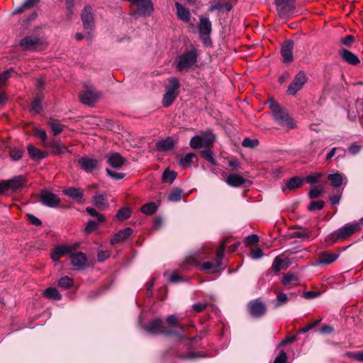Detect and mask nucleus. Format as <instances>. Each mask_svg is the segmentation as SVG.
<instances>
[{"instance_id": "nucleus-54", "label": "nucleus", "mask_w": 363, "mask_h": 363, "mask_svg": "<svg viewBox=\"0 0 363 363\" xmlns=\"http://www.w3.org/2000/svg\"><path fill=\"white\" fill-rule=\"evenodd\" d=\"M10 157L15 161L20 160L23 156V151L19 149H12L10 150Z\"/></svg>"}, {"instance_id": "nucleus-44", "label": "nucleus", "mask_w": 363, "mask_h": 363, "mask_svg": "<svg viewBox=\"0 0 363 363\" xmlns=\"http://www.w3.org/2000/svg\"><path fill=\"white\" fill-rule=\"evenodd\" d=\"M323 173H320V172L313 173V174L306 177L305 182L310 184H315L318 181V179L321 177H323Z\"/></svg>"}, {"instance_id": "nucleus-21", "label": "nucleus", "mask_w": 363, "mask_h": 363, "mask_svg": "<svg viewBox=\"0 0 363 363\" xmlns=\"http://www.w3.org/2000/svg\"><path fill=\"white\" fill-rule=\"evenodd\" d=\"M133 233V229L131 228H125L116 233L113 238L111 239V245H116L121 242L126 240Z\"/></svg>"}, {"instance_id": "nucleus-47", "label": "nucleus", "mask_w": 363, "mask_h": 363, "mask_svg": "<svg viewBox=\"0 0 363 363\" xmlns=\"http://www.w3.org/2000/svg\"><path fill=\"white\" fill-rule=\"evenodd\" d=\"M201 156L212 164H216V160L213 152L209 150H204L201 152Z\"/></svg>"}, {"instance_id": "nucleus-10", "label": "nucleus", "mask_w": 363, "mask_h": 363, "mask_svg": "<svg viewBox=\"0 0 363 363\" xmlns=\"http://www.w3.org/2000/svg\"><path fill=\"white\" fill-rule=\"evenodd\" d=\"M101 160L94 159L89 157H82L79 159L78 164L86 173H91L94 170L96 169L99 165Z\"/></svg>"}, {"instance_id": "nucleus-64", "label": "nucleus", "mask_w": 363, "mask_h": 363, "mask_svg": "<svg viewBox=\"0 0 363 363\" xmlns=\"http://www.w3.org/2000/svg\"><path fill=\"white\" fill-rule=\"evenodd\" d=\"M361 149V147L357 144H352L350 145L348 148V151L351 155H356L357 154Z\"/></svg>"}, {"instance_id": "nucleus-36", "label": "nucleus", "mask_w": 363, "mask_h": 363, "mask_svg": "<svg viewBox=\"0 0 363 363\" xmlns=\"http://www.w3.org/2000/svg\"><path fill=\"white\" fill-rule=\"evenodd\" d=\"M51 130L54 135H57L62 133L65 128V125L57 123L55 120H50L48 122Z\"/></svg>"}, {"instance_id": "nucleus-5", "label": "nucleus", "mask_w": 363, "mask_h": 363, "mask_svg": "<svg viewBox=\"0 0 363 363\" xmlns=\"http://www.w3.org/2000/svg\"><path fill=\"white\" fill-rule=\"evenodd\" d=\"M225 249L224 243L220 244L216 253V261L214 262H207L200 264V269L207 273L213 274L218 272L219 271V267L221 266L223 263Z\"/></svg>"}, {"instance_id": "nucleus-2", "label": "nucleus", "mask_w": 363, "mask_h": 363, "mask_svg": "<svg viewBox=\"0 0 363 363\" xmlns=\"http://www.w3.org/2000/svg\"><path fill=\"white\" fill-rule=\"evenodd\" d=\"M198 55L196 49L186 51L179 55L174 62L177 70L182 72L193 69L197 62Z\"/></svg>"}, {"instance_id": "nucleus-34", "label": "nucleus", "mask_w": 363, "mask_h": 363, "mask_svg": "<svg viewBox=\"0 0 363 363\" xmlns=\"http://www.w3.org/2000/svg\"><path fill=\"white\" fill-rule=\"evenodd\" d=\"M298 276L296 274L292 273V272H288L282 277V279H281V282L285 286H289L291 284H292L293 286H296V285H298Z\"/></svg>"}, {"instance_id": "nucleus-13", "label": "nucleus", "mask_w": 363, "mask_h": 363, "mask_svg": "<svg viewBox=\"0 0 363 363\" xmlns=\"http://www.w3.org/2000/svg\"><path fill=\"white\" fill-rule=\"evenodd\" d=\"M40 201L41 203L49 207H55L60 202V198L49 191L44 190L40 193Z\"/></svg>"}, {"instance_id": "nucleus-29", "label": "nucleus", "mask_w": 363, "mask_h": 363, "mask_svg": "<svg viewBox=\"0 0 363 363\" xmlns=\"http://www.w3.org/2000/svg\"><path fill=\"white\" fill-rule=\"evenodd\" d=\"M63 193L74 200H80L84 196L83 191L79 188L69 187L63 190Z\"/></svg>"}, {"instance_id": "nucleus-18", "label": "nucleus", "mask_w": 363, "mask_h": 363, "mask_svg": "<svg viewBox=\"0 0 363 363\" xmlns=\"http://www.w3.org/2000/svg\"><path fill=\"white\" fill-rule=\"evenodd\" d=\"M339 256V253L321 252L318 255V259H317L316 263L317 264H330L337 260Z\"/></svg>"}, {"instance_id": "nucleus-58", "label": "nucleus", "mask_w": 363, "mask_h": 363, "mask_svg": "<svg viewBox=\"0 0 363 363\" xmlns=\"http://www.w3.org/2000/svg\"><path fill=\"white\" fill-rule=\"evenodd\" d=\"M259 241V238L257 235L252 234L246 238L245 242L247 245L255 244Z\"/></svg>"}, {"instance_id": "nucleus-14", "label": "nucleus", "mask_w": 363, "mask_h": 363, "mask_svg": "<svg viewBox=\"0 0 363 363\" xmlns=\"http://www.w3.org/2000/svg\"><path fill=\"white\" fill-rule=\"evenodd\" d=\"M248 306L250 314L254 317H260L266 312L265 305L259 299L250 301Z\"/></svg>"}, {"instance_id": "nucleus-42", "label": "nucleus", "mask_w": 363, "mask_h": 363, "mask_svg": "<svg viewBox=\"0 0 363 363\" xmlns=\"http://www.w3.org/2000/svg\"><path fill=\"white\" fill-rule=\"evenodd\" d=\"M131 216V211L128 208H123L120 209L116 213V218L119 220H125L129 218Z\"/></svg>"}, {"instance_id": "nucleus-37", "label": "nucleus", "mask_w": 363, "mask_h": 363, "mask_svg": "<svg viewBox=\"0 0 363 363\" xmlns=\"http://www.w3.org/2000/svg\"><path fill=\"white\" fill-rule=\"evenodd\" d=\"M177 175V174L174 171L166 169L162 174V182L164 183L172 184L175 180Z\"/></svg>"}, {"instance_id": "nucleus-26", "label": "nucleus", "mask_w": 363, "mask_h": 363, "mask_svg": "<svg viewBox=\"0 0 363 363\" xmlns=\"http://www.w3.org/2000/svg\"><path fill=\"white\" fill-rule=\"evenodd\" d=\"M93 204L100 210H104L109 206L108 199L105 195L96 194L93 199Z\"/></svg>"}, {"instance_id": "nucleus-16", "label": "nucleus", "mask_w": 363, "mask_h": 363, "mask_svg": "<svg viewBox=\"0 0 363 363\" xmlns=\"http://www.w3.org/2000/svg\"><path fill=\"white\" fill-rule=\"evenodd\" d=\"M294 43L291 40L285 41L281 45V56L284 62H290L293 60Z\"/></svg>"}, {"instance_id": "nucleus-43", "label": "nucleus", "mask_w": 363, "mask_h": 363, "mask_svg": "<svg viewBox=\"0 0 363 363\" xmlns=\"http://www.w3.org/2000/svg\"><path fill=\"white\" fill-rule=\"evenodd\" d=\"M42 108V101L40 98L36 97L31 102L30 104V111L34 113H39Z\"/></svg>"}, {"instance_id": "nucleus-1", "label": "nucleus", "mask_w": 363, "mask_h": 363, "mask_svg": "<svg viewBox=\"0 0 363 363\" xmlns=\"http://www.w3.org/2000/svg\"><path fill=\"white\" fill-rule=\"evenodd\" d=\"M272 115L275 121L284 128L293 129L296 128V124L293 119L289 116L288 112L280 107V106L274 99L269 102Z\"/></svg>"}, {"instance_id": "nucleus-46", "label": "nucleus", "mask_w": 363, "mask_h": 363, "mask_svg": "<svg viewBox=\"0 0 363 363\" xmlns=\"http://www.w3.org/2000/svg\"><path fill=\"white\" fill-rule=\"evenodd\" d=\"M259 144V141L257 139H250L249 138H246L243 140L242 143V145L245 147L248 148H254L257 147Z\"/></svg>"}, {"instance_id": "nucleus-53", "label": "nucleus", "mask_w": 363, "mask_h": 363, "mask_svg": "<svg viewBox=\"0 0 363 363\" xmlns=\"http://www.w3.org/2000/svg\"><path fill=\"white\" fill-rule=\"evenodd\" d=\"M97 228H98L97 223L94 220H90L87 223V224L85 227V229H84V232L86 234H90L92 232L95 231Z\"/></svg>"}, {"instance_id": "nucleus-51", "label": "nucleus", "mask_w": 363, "mask_h": 363, "mask_svg": "<svg viewBox=\"0 0 363 363\" xmlns=\"http://www.w3.org/2000/svg\"><path fill=\"white\" fill-rule=\"evenodd\" d=\"M283 262V259H281L279 257H276L272 263V269L277 272L280 271L282 269H284L285 267L282 265Z\"/></svg>"}, {"instance_id": "nucleus-39", "label": "nucleus", "mask_w": 363, "mask_h": 363, "mask_svg": "<svg viewBox=\"0 0 363 363\" xmlns=\"http://www.w3.org/2000/svg\"><path fill=\"white\" fill-rule=\"evenodd\" d=\"M157 205L154 202H150L141 207V211L146 215H152L157 211Z\"/></svg>"}, {"instance_id": "nucleus-20", "label": "nucleus", "mask_w": 363, "mask_h": 363, "mask_svg": "<svg viewBox=\"0 0 363 363\" xmlns=\"http://www.w3.org/2000/svg\"><path fill=\"white\" fill-rule=\"evenodd\" d=\"M70 259L72 265L77 269H82L86 262V256L81 252L72 253Z\"/></svg>"}, {"instance_id": "nucleus-60", "label": "nucleus", "mask_w": 363, "mask_h": 363, "mask_svg": "<svg viewBox=\"0 0 363 363\" xmlns=\"http://www.w3.org/2000/svg\"><path fill=\"white\" fill-rule=\"evenodd\" d=\"M223 9V4L220 1H215L213 4L209 7V11H220Z\"/></svg>"}, {"instance_id": "nucleus-45", "label": "nucleus", "mask_w": 363, "mask_h": 363, "mask_svg": "<svg viewBox=\"0 0 363 363\" xmlns=\"http://www.w3.org/2000/svg\"><path fill=\"white\" fill-rule=\"evenodd\" d=\"M73 284L72 279L68 277L67 276H65L60 279L58 281V286L63 289H68Z\"/></svg>"}, {"instance_id": "nucleus-31", "label": "nucleus", "mask_w": 363, "mask_h": 363, "mask_svg": "<svg viewBox=\"0 0 363 363\" xmlns=\"http://www.w3.org/2000/svg\"><path fill=\"white\" fill-rule=\"evenodd\" d=\"M303 179L301 177H294L291 178L286 184L285 187H283V191L286 189L289 190H295L302 186Z\"/></svg>"}, {"instance_id": "nucleus-4", "label": "nucleus", "mask_w": 363, "mask_h": 363, "mask_svg": "<svg viewBox=\"0 0 363 363\" xmlns=\"http://www.w3.org/2000/svg\"><path fill=\"white\" fill-rule=\"evenodd\" d=\"M180 87V83L177 78L171 77L169 79L168 84L165 87V94L162 99V104L164 107L171 106L178 96V89Z\"/></svg>"}, {"instance_id": "nucleus-55", "label": "nucleus", "mask_w": 363, "mask_h": 363, "mask_svg": "<svg viewBox=\"0 0 363 363\" xmlns=\"http://www.w3.org/2000/svg\"><path fill=\"white\" fill-rule=\"evenodd\" d=\"M277 306H281L286 303L288 301V297L284 293H279L277 296Z\"/></svg>"}, {"instance_id": "nucleus-15", "label": "nucleus", "mask_w": 363, "mask_h": 363, "mask_svg": "<svg viewBox=\"0 0 363 363\" xmlns=\"http://www.w3.org/2000/svg\"><path fill=\"white\" fill-rule=\"evenodd\" d=\"M40 44V39L34 36L25 37L19 43L20 46L25 50H36Z\"/></svg>"}, {"instance_id": "nucleus-59", "label": "nucleus", "mask_w": 363, "mask_h": 363, "mask_svg": "<svg viewBox=\"0 0 363 363\" xmlns=\"http://www.w3.org/2000/svg\"><path fill=\"white\" fill-rule=\"evenodd\" d=\"M74 6V0H66V7L68 10L67 17L71 18L72 14V8Z\"/></svg>"}, {"instance_id": "nucleus-11", "label": "nucleus", "mask_w": 363, "mask_h": 363, "mask_svg": "<svg viewBox=\"0 0 363 363\" xmlns=\"http://www.w3.org/2000/svg\"><path fill=\"white\" fill-rule=\"evenodd\" d=\"M78 247L77 244L71 245H59L57 246L51 255V258L54 262H57L59 259L66 255L70 254Z\"/></svg>"}, {"instance_id": "nucleus-9", "label": "nucleus", "mask_w": 363, "mask_h": 363, "mask_svg": "<svg viewBox=\"0 0 363 363\" xmlns=\"http://www.w3.org/2000/svg\"><path fill=\"white\" fill-rule=\"evenodd\" d=\"M100 97V95L91 87H87L79 94V99L82 104L91 106Z\"/></svg>"}, {"instance_id": "nucleus-19", "label": "nucleus", "mask_w": 363, "mask_h": 363, "mask_svg": "<svg viewBox=\"0 0 363 363\" xmlns=\"http://www.w3.org/2000/svg\"><path fill=\"white\" fill-rule=\"evenodd\" d=\"M84 29H91L94 26V17L90 6H86L82 13Z\"/></svg>"}, {"instance_id": "nucleus-52", "label": "nucleus", "mask_w": 363, "mask_h": 363, "mask_svg": "<svg viewBox=\"0 0 363 363\" xmlns=\"http://www.w3.org/2000/svg\"><path fill=\"white\" fill-rule=\"evenodd\" d=\"M324 206V202L323 201H311L308 206V209L311 211L315 210H321Z\"/></svg>"}, {"instance_id": "nucleus-3", "label": "nucleus", "mask_w": 363, "mask_h": 363, "mask_svg": "<svg viewBox=\"0 0 363 363\" xmlns=\"http://www.w3.org/2000/svg\"><path fill=\"white\" fill-rule=\"evenodd\" d=\"M359 230V223L357 222L349 223L328 235L327 241L334 243L338 240L345 239Z\"/></svg>"}, {"instance_id": "nucleus-62", "label": "nucleus", "mask_w": 363, "mask_h": 363, "mask_svg": "<svg viewBox=\"0 0 363 363\" xmlns=\"http://www.w3.org/2000/svg\"><path fill=\"white\" fill-rule=\"evenodd\" d=\"M354 40V37L352 35H348L341 40L342 44L345 45H350Z\"/></svg>"}, {"instance_id": "nucleus-8", "label": "nucleus", "mask_w": 363, "mask_h": 363, "mask_svg": "<svg viewBox=\"0 0 363 363\" xmlns=\"http://www.w3.org/2000/svg\"><path fill=\"white\" fill-rule=\"evenodd\" d=\"M306 81L307 78L305 73L303 72H299L289 86L287 89L288 94L291 95L296 94V92L303 87Z\"/></svg>"}, {"instance_id": "nucleus-22", "label": "nucleus", "mask_w": 363, "mask_h": 363, "mask_svg": "<svg viewBox=\"0 0 363 363\" xmlns=\"http://www.w3.org/2000/svg\"><path fill=\"white\" fill-rule=\"evenodd\" d=\"M199 32L201 36H208L210 35L211 32V23L208 18H200Z\"/></svg>"}, {"instance_id": "nucleus-33", "label": "nucleus", "mask_w": 363, "mask_h": 363, "mask_svg": "<svg viewBox=\"0 0 363 363\" xmlns=\"http://www.w3.org/2000/svg\"><path fill=\"white\" fill-rule=\"evenodd\" d=\"M328 179L333 187H339L342 184L344 179L346 180V177H344L343 175L339 172L329 174Z\"/></svg>"}, {"instance_id": "nucleus-25", "label": "nucleus", "mask_w": 363, "mask_h": 363, "mask_svg": "<svg viewBox=\"0 0 363 363\" xmlns=\"http://www.w3.org/2000/svg\"><path fill=\"white\" fill-rule=\"evenodd\" d=\"M175 6L177 8V14L178 18L185 23H189L191 19L189 10L178 2L175 4Z\"/></svg>"}, {"instance_id": "nucleus-6", "label": "nucleus", "mask_w": 363, "mask_h": 363, "mask_svg": "<svg viewBox=\"0 0 363 363\" xmlns=\"http://www.w3.org/2000/svg\"><path fill=\"white\" fill-rule=\"evenodd\" d=\"M215 141V136L211 132L193 137L189 143L193 149H200L210 146Z\"/></svg>"}, {"instance_id": "nucleus-40", "label": "nucleus", "mask_w": 363, "mask_h": 363, "mask_svg": "<svg viewBox=\"0 0 363 363\" xmlns=\"http://www.w3.org/2000/svg\"><path fill=\"white\" fill-rule=\"evenodd\" d=\"M195 157H196L195 154L191 153V152L187 153L186 155H184V157H182L180 159L179 164L184 167H190L193 162V160Z\"/></svg>"}, {"instance_id": "nucleus-63", "label": "nucleus", "mask_w": 363, "mask_h": 363, "mask_svg": "<svg viewBox=\"0 0 363 363\" xmlns=\"http://www.w3.org/2000/svg\"><path fill=\"white\" fill-rule=\"evenodd\" d=\"M35 135L41 139L42 141H45L47 139V134L43 130L36 129L35 130Z\"/></svg>"}, {"instance_id": "nucleus-48", "label": "nucleus", "mask_w": 363, "mask_h": 363, "mask_svg": "<svg viewBox=\"0 0 363 363\" xmlns=\"http://www.w3.org/2000/svg\"><path fill=\"white\" fill-rule=\"evenodd\" d=\"M322 193H323L322 187L315 186L311 189V190L308 192V196L311 199H315V198L319 197Z\"/></svg>"}, {"instance_id": "nucleus-32", "label": "nucleus", "mask_w": 363, "mask_h": 363, "mask_svg": "<svg viewBox=\"0 0 363 363\" xmlns=\"http://www.w3.org/2000/svg\"><path fill=\"white\" fill-rule=\"evenodd\" d=\"M274 1L280 12L291 11L293 8L294 0H274Z\"/></svg>"}, {"instance_id": "nucleus-28", "label": "nucleus", "mask_w": 363, "mask_h": 363, "mask_svg": "<svg viewBox=\"0 0 363 363\" xmlns=\"http://www.w3.org/2000/svg\"><path fill=\"white\" fill-rule=\"evenodd\" d=\"M28 152L30 157L33 160H42L48 157V154L43 152L33 145L28 146Z\"/></svg>"}, {"instance_id": "nucleus-35", "label": "nucleus", "mask_w": 363, "mask_h": 363, "mask_svg": "<svg viewBox=\"0 0 363 363\" xmlns=\"http://www.w3.org/2000/svg\"><path fill=\"white\" fill-rule=\"evenodd\" d=\"M9 189L16 190L22 187L24 184V178L21 176L16 177L13 179L7 180Z\"/></svg>"}, {"instance_id": "nucleus-17", "label": "nucleus", "mask_w": 363, "mask_h": 363, "mask_svg": "<svg viewBox=\"0 0 363 363\" xmlns=\"http://www.w3.org/2000/svg\"><path fill=\"white\" fill-rule=\"evenodd\" d=\"M107 162L113 168H121L125 163V160L118 152H111L107 155Z\"/></svg>"}, {"instance_id": "nucleus-12", "label": "nucleus", "mask_w": 363, "mask_h": 363, "mask_svg": "<svg viewBox=\"0 0 363 363\" xmlns=\"http://www.w3.org/2000/svg\"><path fill=\"white\" fill-rule=\"evenodd\" d=\"M146 331L151 334L165 333L172 334V330H166L161 319H155L150 322L146 327Z\"/></svg>"}, {"instance_id": "nucleus-27", "label": "nucleus", "mask_w": 363, "mask_h": 363, "mask_svg": "<svg viewBox=\"0 0 363 363\" xmlns=\"http://www.w3.org/2000/svg\"><path fill=\"white\" fill-rule=\"evenodd\" d=\"M340 53L342 59L350 65H355L359 62L357 56L347 50H340Z\"/></svg>"}, {"instance_id": "nucleus-50", "label": "nucleus", "mask_w": 363, "mask_h": 363, "mask_svg": "<svg viewBox=\"0 0 363 363\" xmlns=\"http://www.w3.org/2000/svg\"><path fill=\"white\" fill-rule=\"evenodd\" d=\"M106 172L107 173V174L112 179H116V180H120V179H122L125 177V174L124 173H122V172H115V171H113V170H111L109 169L108 168H107L106 169Z\"/></svg>"}, {"instance_id": "nucleus-23", "label": "nucleus", "mask_w": 363, "mask_h": 363, "mask_svg": "<svg viewBox=\"0 0 363 363\" xmlns=\"http://www.w3.org/2000/svg\"><path fill=\"white\" fill-rule=\"evenodd\" d=\"M225 181L230 186L238 187L244 184L246 179L240 174H230Z\"/></svg>"}, {"instance_id": "nucleus-49", "label": "nucleus", "mask_w": 363, "mask_h": 363, "mask_svg": "<svg viewBox=\"0 0 363 363\" xmlns=\"http://www.w3.org/2000/svg\"><path fill=\"white\" fill-rule=\"evenodd\" d=\"M310 236V233L306 230H297L292 233V237L296 238L307 239Z\"/></svg>"}, {"instance_id": "nucleus-56", "label": "nucleus", "mask_w": 363, "mask_h": 363, "mask_svg": "<svg viewBox=\"0 0 363 363\" xmlns=\"http://www.w3.org/2000/svg\"><path fill=\"white\" fill-rule=\"evenodd\" d=\"M286 360H287L286 353L284 351H281L279 353V356H277L275 358L274 363H286Z\"/></svg>"}, {"instance_id": "nucleus-61", "label": "nucleus", "mask_w": 363, "mask_h": 363, "mask_svg": "<svg viewBox=\"0 0 363 363\" xmlns=\"http://www.w3.org/2000/svg\"><path fill=\"white\" fill-rule=\"evenodd\" d=\"M28 218L30 223L35 226H39L42 223L40 219L32 214H28Z\"/></svg>"}, {"instance_id": "nucleus-41", "label": "nucleus", "mask_w": 363, "mask_h": 363, "mask_svg": "<svg viewBox=\"0 0 363 363\" xmlns=\"http://www.w3.org/2000/svg\"><path fill=\"white\" fill-rule=\"evenodd\" d=\"M182 191L177 188L173 189L168 196V199L170 201L176 202L181 200Z\"/></svg>"}, {"instance_id": "nucleus-30", "label": "nucleus", "mask_w": 363, "mask_h": 363, "mask_svg": "<svg viewBox=\"0 0 363 363\" xmlns=\"http://www.w3.org/2000/svg\"><path fill=\"white\" fill-rule=\"evenodd\" d=\"M175 144V142L173 138H167L164 140H162L159 141L156 144V147L157 150L160 151H168L173 148L174 145Z\"/></svg>"}, {"instance_id": "nucleus-24", "label": "nucleus", "mask_w": 363, "mask_h": 363, "mask_svg": "<svg viewBox=\"0 0 363 363\" xmlns=\"http://www.w3.org/2000/svg\"><path fill=\"white\" fill-rule=\"evenodd\" d=\"M49 147L52 149V153L54 155H62L67 152H72L67 147L62 145L58 140L51 141Z\"/></svg>"}, {"instance_id": "nucleus-7", "label": "nucleus", "mask_w": 363, "mask_h": 363, "mask_svg": "<svg viewBox=\"0 0 363 363\" xmlns=\"http://www.w3.org/2000/svg\"><path fill=\"white\" fill-rule=\"evenodd\" d=\"M131 4L137 6L132 13L135 17L150 15L153 10L151 0H132Z\"/></svg>"}, {"instance_id": "nucleus-38", "label": "nucleus", "mask_w": 363, "mask_h": 363, "mask_svg": "<svg viewBox=\"0 0 363 363\" xmlns=\"http://www.w3.org/2000/svg\"><path fill=\"white\" fill-rule=\"evenodd\" d=\"M44 294L45 296L54 300H60L62 298V295L60 294V292L53 287L47 289L45 291Z\"/></svg>"}, {"instance_id": "nucleus-57", "label": "nucleus", "mask_w": 363, "mask_h": 363, "mask_svg": "<svg viewBox=\"0 0 363 363\" xmlns=\"http://www.w3.org/2000/svg\"><path fill=\"white\" fill-rule=\"evenodd\" d=\"M11 71H12V69L7 70V71L3 72L0 74V86H2L9 78L10 73Z\"/></svg>"}]
</instances>
